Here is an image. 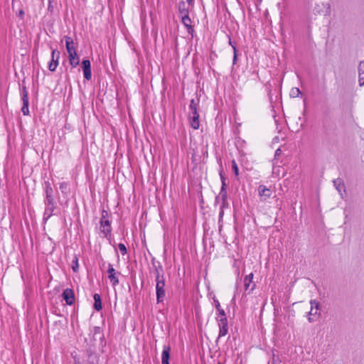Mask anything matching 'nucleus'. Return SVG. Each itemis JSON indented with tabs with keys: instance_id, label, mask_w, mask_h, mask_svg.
<instances>
[{
	"instance_id": "obj_1",
	"label": "nucleus",
	"mask_w": 364,
	"mask_h": 364,
	"mask_svg": "<svg viewBox=\"0 0 364 364\" xmlns=\"http://www.w3.org/2000/svg\"><path fill=\"white\" fill-rule=\"evenodd\" d=\"M156 301L157 304H160L163 302L165 296V279L164 274H161V275H159V274H157V277H156Z\"/></svg>"
},
{
	"instance_id": "obj_2",
	"label": "nucleus",
	"mask_w": 364,
	"mask_h": 364,
	"mask_svg": "<svg viewBox=\"0 0 364 364\" xmlns=\"http://www.w3.org/2000/svg\"><path fill=\"white\" fill-rule=\"evenodd\" d=\"M88 364H99L100 355L96 353L94 345H88L86 349Z\"/></svg>"
},
{
	"instance_id": "obj_3",
	"label": "nucleus",
	"mask_w": 364,
	"mask_h": 364,
	"mask_svg": "<svg viewBox=\"0 0 364 364\" xmlns=\"http://www.w3.org/2000/svg\"><path fill=\"white\" fill-rule=\"evenodd\" d=\"M45 187V193H46V200L44 203L46 205H50L53 207V204H55L54 198L53 196V190L51 186V184L49 181L44 182Z\"/></svg>"
},
{
	"instance_id": "obj_4",
	"label": "nucleus",
	"mask_w": 364,
	"mask_h": 364,
	"mask_svg": "<svg viewBox=\"0 0 364 364\" xmlns=\"http://www.w3.org/2000/svg\"><path fill=\"white\" fill-rule=\"evenodd\" d=\"M63 299L65 301L67 305L71 306L75 303V294L72 289L67 288L62 293Z\"/></svg>"
},
{
	"instance_id": "obj_5",
	"label": "nucleus",
	"mask_w": 364,
	"mask_h": 364,
	"mask_svg": "<svg viewBox=\"0 0 364 364\" xmlns=\"http://www.w3.org/2000/svg\"><path fill=\"white\" fill-rule=\"evenodd\" d=\"M107 272L109 274L108 278L109 279L112 285L115 287L119 284V279L117 275H120L121 273L119 272H117L111 264H108Z\"/></svg>"
},
{
	"instance_id": "obj_6",
	"label": "nucleus",
	"mask_w": 364,
	"mask_h": 364,
	"mask_svg": "<svg viewBox=\"0 0 364 364\" xmlns=\"http://www.w3.org/2000/svg\"><path fill=\"white\" fill-rule=\"evenodd\" d=\"M219 327H220V331H219V336H218V339L220 337L224 336L228 333V318L226 316L219 319Z\"/></svg>"
},
{
	"instance_id": "obj_7",
	"label": "nucleus",
	"mask_w": 364,
	"mask_h": 364,
	"mask_svg": "<svg viewBox=\"0 0 364 364\" xmlns=\"http://www.w3.org/2000/svg\"><path fill=\"white\" fill-rule=\"evenodd\" d=\"M190 122L193 129H198L199 128V114L198 113L196 108H194V110L191 111V114H190Z\"/></svg>"
},
{
	"instance_id": "obj_8",
	"label": "nucleus",
	"mask_w": 364,
	"mask_h": 364,
	"mask_svg": "<svg viewBox=\"0 0 364 364\" xmlns=\"http://www.w3.org/2000/svg\"><path fill=\"white\" fill-rule=\"evenodd\" d=\"M100 223L101 232L104 233L105 237L108 238L112 231L111 222L108 220L100 221Z\"/></svg>"
},
{
	"instance_id": "obj_9",
	"label": "nucleus",
	"mask_w": 364,
	"mask_h": 364,
	"mask_svg": "<svg viewBox=\"0 0 364 364\" xmlns=\"http://www.w3.org/2000/svg\"><path fill=\"white\" fill-rule=\"evenodd\" d=\"M99 336V339L100 341V346L102 347L101 351L102 353L104 352L103 348L106 346V341L105 340L104 334L102 333V331L100 327L95 326L94 328V335H93V339H95V336Z\"/></svg>"
},
{
	"instance_id": "obj_10",
	"label": "nucleus",
	"mask_w": 364,
	"mask_h": 364,
	"mask_svg": "<svg viewBox=\"0 0 364 364\" xmlns=\"http://www.w3.org/2000/svg\"><path fill=\"white\" fill-rule=\"evenodd\" d=\"M253 277H254L253 273H250L245 277L244 287H245V291L249 290V292H251L255 289V283H253L252 285L250 286L251 284L252 283Z\"/></svg>"
},
{
	"instance_id": "obj_11",
	"label": "nucleus",
	"mask_w": 364,
	"mask_h": 364,
	"mask_svg": "<svg viewBox=\"0 0 364 364\" xmlns=\"http://www.w3.org/2000/svg\"><path fill=\"white\" fill-rule=\"evenodd\" d=\"M181 21L184 26L186 28L187 31L189 34L193 35V33L194 31L193 27L191 25V19L189 17L188 14H185L183 15L181 18Z\"/></svg>"
},
{
	"instance_id": "obj_12",
	"label": "nucleus",
	"mask_w": 364,
	"mask_h": 364,
	"mask_svg": "<svg viewBox=\"0 0 364 364\" xmlns=\"http://www.w3.org/2000/svg\"><path fill=\"white\" fill-rule=\"evenodd\" d=\"M171 357V347L170 346H164L161 354V364H169Z\"/></svg>"
},
{
	"instance_id": "obj_13",
	"label": "nucleus",
	"mask_w": 364,
	"mask_h": 364,
	"mask_svg": "<svg viewBox=\"0 0 364 364\" xmlns=\"http://www.w3.org/2000/svg\"><path fill=\"white\" fill-rule=\"evenodd\" d=\"M65 41V47L68 51V54L77 53L75 48L73 46V40L71 37L65 36L64 37Z\"/></svg>"
},
{
	"instance_id": "obj_14",
	"label": "nucleus",
	"mask_w": 364,
	"mask_h": 364,
	"mask_svg": "<svg viewBox=\"0 0 364 364\" xmlns=\"http://www.w3.org/2000/svg\"><path fill=\"white\" fill-rule=\"evenodd\" d=\"M333 182L336 190L340 193L341 198H343L342 191L346 192V186L343 183V181L341 178H338L337 179L333 180Z\"/></svg>"
},
{
	"instance_id": "obj_15",
	"label": "nucleus",
	"mask_w": 364,
	"mask_h": 364,
	"mask_svg": "<svg viewBox=\"0 0 364 364\" xmlns=\"http://www.w3.org/2000/svg\"><path fill=\"white\" fill-rule=\"evenodd\" d=\"M94 299V304H93V309L97 311H100L102 309V299L99 294L95 293L93 295Z\"/></svg>"
},
{
	"instance_id": "obj_16",
	"label": "nucleus",
	"mask_w": 364,
	"mask_h": 364,
	"mask_svg": "<svg viewBox=\"0 0 364 364\" xmlns=\"http://www.w3.org/2000/svg\"><path fill=\"white\" fill-rule=\"evenodd\" d=\"M68 59L73 68H75L80 64V58L77 53H70V55H68Z\"/></svg>"
},
{
	"instance_id": "obj_17",
	"label": "nucleus",
	"mask_w": 364,
	"mask_h": 364,
	"mask_svg": "<svg viewBox=\"0 0 364 364\" xmlns=\"http://www.w3.org/2000/svg\"><path fill=\"white\" fill-rule=\"evenodd\" d=\"M359 84L360 86L364 85V60L361 61L358 65Z\"/></svg>"
},
{
	"instance_id": "obj_18",
	"label": "nucleus",
	"mask_w": 364,
	"mask_h": 364,
	"mask_svg": "<svg viewBox=\"0 0 364 364\" xmlns=\"http://www.w3.org/2000/svg\"><path fill=\"white\" fill-rule=\"evenodd\" d=\"M259 195L260 196H264L266 198H269L272 193L270 189L266 188V186L263 185H260L258 188Z\"/></svg>"
},
{
	"instance_id": "obj_19",
	"label": "nucleus",
	"mask_w": 364,
	"mask_h": 364,
	"mask_svg": "<svg viewBox=\"0 0 364 364\" xmlns=\"http://www.w3.org/2000/svg\"><path fill=\"white\" fill-rule=\"evenodd\" d=\"M60 53L57 52V57L55 59H51L48 64V69L51 72H54L58 65V59L60 58Z\"/></svg>"
},
{
	"instance_id": "obj_20",
	"label": "nucleus",
	"mask_w": 364,
	"mask_h": 364,
	"mask_svg": "<svg viewBox=\"0 0 364 364\" xmlns=\"http://www.w3.org/2000/svg\"><path fill=\"white\" fill-rule=\"evenodd\" d=\"M55 204H53V207H52L51 205L50 206L46 205V209H45V212L43 214V220H47L53 215V212L55 210Z\"/></svg>"
},
{
	"instance_id": "obj_21",
	"label": "nucleus",
	"mask_w": 364,
	"mask_h": 364,
	"mask_svg": "<svg viewBox=\"0 0 364 364\" xmlns=\"http://www.w3.org/2000/svg\"><path fill=\"white\" fill-rule=\"evenodd\" d=\"M178 11L179 13L182 15L185 14H188V8L186 6V4L184 1H181L178 4Z\"/></svg>"
},
{
	"instance_id": "obj_22",
	"label": "nucleus",
	"mask_w": 364,
	"mask_h": 364,
	"mask_svg": "<svg viewBox=\"0 0 364 364\" xmlns=\"http://www.w3.org/2000/svg\"><path fill=\"white\" fill-rule=\"evenodd\" d=\"M82 71L91 70V63L89 59L85 58L81 63Z\"/></svg>"
},
{
	"instance_id": "obj_23",
	"label": "nucleus",
	"mask_w": 364,
	"mask_h": 364,
	"mask_svg": "<svg viewBox=\"0 0 364 364\" xmlns=\"http://www.w3.org/2000/svg\"><path fill=\"white\" fill-rule=\"evenodd\" d=\"M214 304H215V309L218 311L219 316H220L221 318L225 317L226 314H225V311L220 308L219 301L217 299H214Z\"/></svg>"
},
{
	"instance_id": "obj_24",
	"label": "nucleus",
	"mask_w": 364,
	"mask_h": 364,
	"mask_svg": "<svg viewBox=\"0 0 364 364\" xmlns=\"http://www.w3.org/2000/svg\"><path fill=\"white\" fill-rule=\"evenodd\" d=\"M25 80L22 82V89H21V100H28V93L26 90V87L24 85Z\"/></svg>"
},
{
	"instance_id": "obj_25",
	"label": "nucleus",
	"mask_w": 364,
	"mask_h": 364,
	"mask_svg": "<svg viewBox=\"0 0 364 364\" xmlns=\"http://www.w3.org/2000/svg\"><path fill=\"white\" fill-rule=\"evenodd\" d=\"M22 101H23V107L21 108V112L23 115H28L29 114V109H28L29 101L28 100H22Z\"/></svg>"
},
{
	"instance_id": "obj_26",
	"label": "nucleus",
	"mask_w": 364,
	"mask_h": 364,
	"mask_svg": "<svg viewBox=\"0 0 364 364\" xmlns=\"http://www.w3.org/2000/svg\"><path fill=\"white\" fill-rule=\"evenodd\" d=\"M219 196L221 197L223 201L228 200L227 188H225L224 186H221Z\"/></svg>"
},
{
	"instance_id": "obj_27",
	"label": "nucleus",
	"mask_w": 364,
	"mask_h": 364,
	"mask_svg": "<svg viewBox=\"0 0 364 364\" xmlns=\"http://www.w3.org/2000/svg\"><path fill=\"white\" fill-rule=\"evenodd\" d=\"M301 94V92L298 87H293L290 92V96L291 97H296Z\"/></svg>"
},
{
	"instance_id": "obj_28",
	"label": "nucleus",
	"mask_w": 364,
	"mask_h": 364,
	"mask_svg": "<svg viewBox=\"0 0 364 364\" xmlns=\"http://www.w3.org/2000/svg\"><path fill=\"white\" fill-rule=\"evenodd\" d=\"M79 264H78V259L77 256H75L73 260L72 269L73 272H77L78 271Z\"/></svg>"
},
{
	"instance_id": "obj_29",
	"label": "nucleus",
	"mask_w": 364,
	"mask_h": 364,
	"mask_svg": "<svg viewBox=\"0 0 364 364\" xmlns=\"http://www.w3.org/2000/svg\"><path fill=\"white\" fill-rule=\"evenodd\" d=\"M157 266H155V274L156 277H157V274L159 275H161V274H164L163 267L159 262H157Z\"/></svg>"
},
{
	"instance_id": "obj_30",
	"label": "nucleus",
	"mask_w": 364,
	"mask_h": 364,
	"mask_svg": "<svg viewBox=\"0 0 364 364\" xmlns=\"http://www.w3.org/2000/svg\"><path fill=\"white\" fill-rule=\"evenodd\" d=\"M219 174H220V180H221V183H222V186H224L225 188H227L228 187V185L225 182V174L223 173V170L221 169L219 172Z\"/></svg>"
},
{
	"instance_id": "obj_31",
	"label": "nucleus",
	"mask_w": 364,
	"mask_h": 364,
	"mask_svg": "<svg viewBox=\"0 0 364 364\" xmlns=\"http://www.w3.org/2000/svg\"><path fill=\"white\" fill-rule=\"evenodd\" d=\"M311 303V309H314L315 308L316 310H320L321 309V304L318 301H317L316 300H311L310 301Z\"/></svg>"
},
{
	"instance_id": "obj_32",
	"label": "nucleus",
	"mask_w": 364,
	"mask_h": 364,
	"mask_svg": "<svg viewBox=\"0 0 364 364\" xmlns=\"http://www.w3.org/2000/svg\"><path fill=\"white\" fill-rule=\"evenodd\" d=\"M118 248L122 255H124L127 253V247L123 243H119L118 245Z\"/></svg>"
},
{
	"instance_id": "obj_33",
	"label": "nucleus",
	"mask_w": 364,
	"mask_h": 364,
	"mask_svg": "<svg viewBox=\"0 0 364 364\" xmlns=\"http://www.w3.org/2000/svg\"><path fill=\"white\" fill-rule=\"evenodd\" d=\"M232 168L235 176H238L239 168L235 160H232Z\"/></svg>"
},
{
	"instance_id": "obj_34",
	"label": "nucleus",
	"mask_w": 364,
	"mask_h": 364,
	"mask_svg": "<svg viewBox=\"0 0 364 364\" xmlns=\"http://www.w3.org/2000/svg\"><path fill=\"white\" fill-rule=\"evenodd\" d=\"M84 77L87 80H90L92 77L91 70L83 71Z\"/></svg>"
},
{
	"instance_id": "obj_35",
	"label": "nucleus",
	"mask_w": 364,
	"mask_h": 364,
	"mask_svg": "<svg viewBox=\"0 0 364 364\" xmlns=\"http://www.w3.org/2000/svg\"><path fill=\"white\" fill-rule=\"evenodd\" d=\"M197 101H198V100H197ZM198 104V102H196L194 99H192L191 100V104H190L191 111L194 110V108L197 109Z\"/></svg>"
},
{
	"instance_id": "obj_36",
	"label": "nucleus",
	"mask_w": 364,
	"mask_h": 364,
	"mask_svg": "<svg viewBox=\"0 0 364 364\" xmlns=\"http://www.w3.org/2000/svg\"><path fill=\"white\" fill-rule=\"evenodd\" d=\"M108 216H109L108 212L103 209L102 211V218L100 219V221L108 220H109Z\"/></svg>"
},
{
	"instance_id": "obj_37",
	"label": "nucleus",
	"mask_w": 364,
	"mask_h": 364,
	"mask_svg": "<svg viewBox=\"0 0 364 364\" xmlns=\"http://www.w3.org/2000/svg\"><path fill=\"white\" fill-rule=\"evenodd\" d=\"M234 55H233V64H236L237 60V50L235 46H233Z\"/></svg>"
},
{
	"instance_id": "obj_38",
	"label": "nucleus",
	"mask_w": 364,
	"mask_h": 364,
	"mask_svg": "<svg viewBox=\"0 0 364 364\" xmlns=\"http://www.w3.org/2000/svg\"><path fill=\"white\" fill-rule=\"evenodd\" d=\"M228 206V200L223 201L222 204L220 205V209H224L225 208H227Z\"/></svg>"
},
{
	"instance_id": "obj_39",
	"label": "nucleus",
	"mask_w": 364,
	"mask_h": 364,
	"mask_svg": "<svg viewBox=\"0 0 364 364\" xmlns=\"http://www.w3.org/2000/svg\"><path fill=\"white\" fill-rule=\"evenodd\" d=\"M68 184L66 183H61L60 185V189L62 190L63 192V189H65L67 188Z\"/></svg>"
},
{
	"instance_id": "obj_40",
	"label": "nucleus",
	"mask_w": 364,
	"mask_h": 364,
	"mask_svg": "<svg viewBox=\"0 0 364 364\" xmlns=\"http://www.w3.org/2000/svg\"><path fill=\"white\" fill-rule=\"evenodd\" d=\"M313 309H311V311H310V312L309 313V314L310 316H315V315H316V314L320 315V313H318V312H317V311H318V310H316L315 311H314V312H313Z\"/></svg>"
},
{
	"instance_id": "obj_41",
	"label": "nucleus",
	"mask_w": 364,
	"mask_h": 364,
	"mask_svg": "<svg viewBox=\"0 0 364 364\" xmlns=\"http://www.w3.org/2000/svg\"><path fill=\"white\" fill-rule=\"evenodd\" d=\"M57 52H59L58 50H52V59H55V57L56 58L57 57Z\"/></svg>"
},
{
	"instance_id": "obj_42",
	"label": "nucleus",
	"mask_w": 364,
	"mask_h": 364,
	"mask_svg": "<svg viewBox=\"0 0 364 364\" xmlns=\"http://www.w3.org/2000/svg\"><path fill=\"white\" fill-rule=\"evenodd\" d=\"M281 151H282L279 148L277 149L275 151L274 157L277 158V156H279L281 154Z\"/></svg>"
},
{
	"instance_id": "obj_43",
	"label": "nucleus",
	"mask_w": 364,
	"mask_h": 364,
	"mask_svg": "<svg viewBox=\"0 0 364 364\" xmlns=\"http://www.w3.org/2000/svg\"><path fill=\"white\" fill-rule=\"evenodd\" d=\"M224 215V210L223 209H220V214H219V219L220 220Z\"/></svg>"
},
{
	"instance_id": "obj_44",
	"label": "nucleus",
	"mask_w": 364,
	"mask_h": 364,
	"mask_svg": "<svg viewBox=\"0 0 364 364\" xmlns=\"http://www.w3.org/2000/svg\"><path fill=\"white\" fill-rule=\"evenodd\" d=\"M23 15H24V11L23 10H20L18 11V16L22 18Z\"/></svg>"
},
{
	"instance_id": "obj_45",
	"label": "nucleus",
	"mask_w": 364,
	"mask_h": 364,
	"mask_svg": "<svg viewBox=\"0 0 364 364\" xmlns=\"http://www.w3.org/2000/svg\"><path fill=\"white\" fill-rule=\"evenodd\" d=\"M219 198H220V196H218L215 197V204H218V202H219Z\"/></svg>"
},
{
	"instance_id": "obj_46",
	"label": "nucleus",
	"mask_w": 364,
	"mask_h": 364,
	"mask_svg": "<svg viewBox=\"0 0 364 364\" xmlns=\"http://www.w3.org/2000/svg\"><path fill=\"white\" fill-rule=\"evenodd\" d=\"M188 5H193L194 0H186Z\"/></svg>"
},
{
	"instance_id": "obj_47",
	"label": "nucleus",
	"mask_w": 364,
	"mask_h": 364,
	"mask_svg": "<svg viewBox=\"0 0 364 364\" xmlns=\"http://www.w3.org/2000/svg\"><path fill=\"white\" fill-rule=\"evenodd\" d=\"M308 320H309V322H311V323L314 321V318H313L312 317H311V316H309L308 317Z\"/></svg>"
},
{
	"instance_id": "obj_48",
	"label": "nucleus",
	"mask_w": 364,
	"mask_h": 364,
	"mask_svg": "<svg viewBox=\"0 0 364 364\" xmlns=\"http://www.w3.org/2000/svg\"><path fill=\"white\" fill-rule=\"evenodd\" d=\"M48 10H49V11H53V6H51L50 2L49 3V5H48Z\"/></svg>"
},
{
	"instance_id": "obj_49",
	"label": "nucleus",
	"mask_w": 364,
	"mask_h": 364,
	"mask_svg": "<svg viewBox=\"0 0 364 364\" xmlns=\"http://www.w3.org/2000/svg\"><path fill=\"white\" fill-rule=\"evenodd\" d=\"M151 262H152V264H153L154 267H155V266H156V265L155 264V259H154V258H152Z\"/></svg>"
},
{
	"instance_id": "obj_50",
	"label": "nucleus",
	"mask_w": 364,
	"mask_h": 364,
	"mask_svg": "<svg viewBox=\"0 0 364 364\" xmlns=\"http://www.w3.org/2000/svg\"><path fill=\"white\" fill-rule=\"evenodd\" d=\"M229 43L233 47L234 46L232 45V42L231 41V39H230L229 41Z\"/></svg>"
},
{
	"instance_id": "obj_51",
	"label": "nucleus",
	"mask_w": 364,
	"mask_h": 364,
	"mask_svg": "<svg viewBox=\"0 0 364 364\" xmlns=\"http://www.w3.org/2000/svg\"><path fill=\"white\" fill-rule=\"evenodd\" d=\"M97 338H99V336H96L95 340H96Z\"/></svg>"
},
{
	"instance_id": "obj_52",
	"label": "nucleus",
	"mask_w": 364,
	"mask_h": 364,
	"mask_svg": "<svg viewBox=\"0 0 364 364\" xmlns=\"http://www.w3.org/2000/svg\"><path fill=\"white\" fill-rule=\"evenodd\" d=\"M217 364H221V363H220V362H218V363H217Z\"/></svg>"
}]
</instances>
